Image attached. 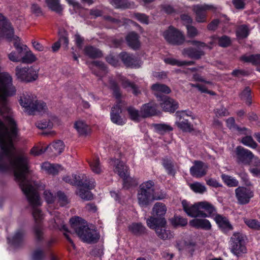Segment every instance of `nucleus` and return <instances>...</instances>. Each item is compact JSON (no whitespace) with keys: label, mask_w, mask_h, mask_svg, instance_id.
Listing matches in <instances>:
<instances>
[{"label":"nucleus","mask_w":260,"mask_h":260,"mask_svg":"<svg viewBox=\"0 0 260 260\" xmlns=\"http://www.w3.org/2000/svg\"><path fill=\"white\" fill-rule=\"evenodd\" d=\"M70 222L71 228L84 242L91 243H96L99 240V233L89 228L86 222L82 218L75 216L70 219Z\"/></svg>","instance_id":"nucleus-1"},{"label":"nucleus","mask_w":260,"mask_h":260,"mask_svg":"<svg viewBox=\"0 0 260 260\" xmlns=\"http://www.w3.org/2000/svg\"><path fill=\"white\" fill-rule=\"evenodd\" d=\"M110 86L117 99L116 104L111 108L110 118L113 123L123 125L126 123V119L122 117L120 114L122 113V109L126 105V103L124 101L120 100L121 92L117 83L115 81L111 80L110 82Z\"/></svg>","instance_id":"nucleus-2"},{"label":"nucleus","mask_w":260,"mask_h":260,"mask_svg":"<svg viewBox=\"0 0 260 260\" xmlns=\"http://www.w3.org/2000/svg\"><path fill=\"white\" fill-rule=\"evenodd\" d=\"M19 103L24 108V111L29 115H34L36 112H45L47 109L46 104L36 99V96L31 93H23L20 97Z\"/></svg>","instance_id":"nucleus-3"},{"label":"nucleus","mask_w":260,"mask_h":260,"mask_svg":"<svg viewBox=\"0 0 260 260\" xmlns=\"http://www.w3.org/2000/svg\"><path fill=\"white\" fill-rule=\"evenodd\" d=\"M146 223L149 228L155 230L156 235L160 239L166 240L173 237L172 232L167 229L166 219L161 218L157 221L151 218L150 220H146Z\"/></svg>","instance_id":"nucleus-4"},{"label":"nucleus","mask_w":260,"mask_h":260,"mask_svg":"<svg viewBox=\"0 0 260 260\" xmlns=\"http://www.w3.org/2000/svg\"><path fill=\"white\" fill-rule=\"evenodd\" d=\"M230 250L234 255L240 256L247 252L244 236L240 233H234L230 239Z\"/></svg>","instance_id":"nucleus-5"},{"label":"nucleus","mask_w":260,"mask_h":260,"mask_svg":"<svg viewBox=\"0 0 260 260\" xmlns=\"http://www.w3.org/2000/svg\"><path fill=\"white\" fill-rule=\"evenodd\" d=\"M154 183L151 180L143 182L140 186L138 193L139 203L141 206H146L151 202V198L154 192Z\"/></svg>","instance_id":"nucleus-6"},{"label":"nucleus","mask_w":260,"mask_h":260,"mask_svg":"<svg viewBox=\"0 0 260 260\" xmlns=\"http://www.w3.org/2000/svg\"><path fill=\"white\" fill-rule=\"evenodd\" d=\"M17 78L21 81L31 82L38 78V70L33 67H21L17 66L15 68Z\"/></svg>","instance_id":"nucleus-7"},{"label":"nucleus","mask_w":260,"mask_h":260,"mask_svg":"<svg viewBox=\"0 0 260 260\" xmlns=\"http://www.w3.org/2000/svg\"><path fill=\"white\" fill-rule=\"evenodd\" d=\"M163 37L167 42L173 45H180L185 41L183 34L172 26H170L163 32Z\"/></svg>","instance_id":"nucleus-8"},{"label":"nucleus","mask_w":260,"mask_h":260,"mask_svg":"<svg viewBox=\"0 0 260 260\" xmlns=\"http://www.w3.org/2000/svg\"><path fill=\"white\" fill-rule=\"evenodd\" d=\"M235 192L237 203L241 205L249 204L254 196V190L250 186H238Z\"/></svg>","instance_id":"nucleus-9"},{"label":"nucleus","mask_w":260,"mask_h":260,"mask_svg":"<svg viewBox=\"0 0 260 260\" xmlns=\"http://www.w3.org/2000/svg\"><path fill=\"white\" fill-rule=\"evenodd\" d=\"M14 34V29L10 22L0 13V37L5 38L9 41L16 38L19 39L18 37H15Z\"/></svg>","instance_id":"nucleus-10"},{"label":"nucleus","mask_w":260,"mask_h":260,"mask_svg":"<svg viewBox=\"0 0 260 260\" xmlns=\"http://www.w3.org/2000/svg\"><path fill=\"white\" fill-rule=\"evenodd\" d=\"M212 5L198 4L192 6V10L196 15V20L199 23H204L207 21V11L214 9Z\"/></svg>","instance_id":"nucleus-11"},{"label":"nucleus","mask_w":260,"mask_h":260,"mask_svg":"<svg viewBox=\"0 0 260 260\" xmlns=\"http://www.w3.org/2000/svg\"><path fill=\"white\" fill-rule=\"evenodd\" d=\"M111 161L112 165L115 166L114 172L117 173L123 179V187L128 188L129 185H127L128 167L125 165V164L119 159L112 158L111 159Z\"/></svg>","instance_id":"nucleus-12"},{"label":"nucleus","mask_w":260,"mask_h":260,"mask_svg":"<svg viewBox=\"0 0 260 260\" xmlns=\"http://www.w3.org/2000/svg\"><path fill=\"white\" fill-rule=\"evenodd\" d=\"M182 205L183 210L188 216L191 217H206L207 215L204 213V211L200 210L199 202L191 205L187 201L183 200Z\"/></svg>","instance_id":"nucleus-13"},{"label":"nucleus","mask_w":260,"mask_h":260,"mask_svg":"<svg viewBox=\"0 0 260 260\" xmlns=\"http://www.w3.org/2000/svg\"><path fill=\"white\" fill-rule=\"evenodd\" d=\"M94 186L95 181L93 179L85 180L82 183V186L79 188L78 194L81 199L84 200H91L93 196L89 190L93 189Z\"/></svg>","instance_id":"nucleus-14"},{"label":"nucleus","mask_w":260,"mask_h":260,"mask_svg":"<svg viewBox=\"0 0 260 260\" xmlns=\"http://www.w3.org/2000/svg\"><path fill=\"white\" fill-rule=\"evenodd\" d=\"M190 111H178L176 113L177 117L179 118V120L176 122L178 127L183 132H190L193 130V125L188 122L187 119H185V116H190Z\"/></svg>","instance_id":"nucleus-15"},{"label":"nucleus","mask_w":260,"mask_h":260,"mask_svg":"<svg viewBox=\"0 0 260 260\" xmlns=\"http://www.w3.org/2000/svg\"><path fill=\"white\" fill-rule=\"evenodd\" d=\"M157 101L160 102L161 108L165 111L174 112L178 107V103L166 95L157 94Z\"/></svg>","instance_id":"nucleus-16"},{"label":"nucleus","mask_w":260,"mask_h":260,"mask_svg":"<svg viewBox=\"0 0 260 260\" xmlns=\"http://www.w3.org/2000/svg\"><path fill=\"white\" fill-rule=\"evenodd\" d=\"M190 168V174L194 177L201 178L207 174L208 166L203 161L196 160Z\"/></svg>","instance_id":"nucleus-17"},{"label":"nucleus","mask_w":260,"mask_h":260,"mask_svg":"<svg viewBox=\"0 0 260 260\" xmlns=\"http://www.w3.org/2000/svg\"><path fill=\"white\" fill-rule=\"evenodd\" d=\"M238 161L245 165L249 164L254 155L249 150L238 146L236 150Z\"/></svg>","instance_id":"nucleus-18"},{"label":"nucleus","mask_w":260,"mask_h":260,"mask_svg":"<svg viewBox=\"0 0 260 260\" xmlns=\"http://www.w3.org/2000/svg\"><path fill=\"white\" fill-rule=\"evenodd\" d=\"M214 219L223 232L226 233L233 230V226L227 217L219 214H215Z\"/></svg>","instance_id":"nucleus-19"},{"label":"nucleus","mask_w":260,"mask_h":260,"mask_svg":"<svg viewBox=\"0 0 260 260\" xmlns=\"http://www.w3.org/2000/svg\"><path fill=\"white\" fill-rule=\"evenodd\" d=\"M166 211L167 208L165 205L162 203L157 202L155 204L153 207L152 216L148 218L147 220H150L151 218L157 221L161 218L166 219L164 216Z\"/></svg>","instance_id":"nucleus-20"},{"label":"nucleus","mask_w":260,"mask_h":260,"mask_svg":"<svg viewBox=\"0 0 260 260\" xmlns=\"http://www.w3.org/2000/svg\"><path fill=\"white\" fill-rule=\"evenodd\" d=\"M54 223L52 226V228L63 231L64 236L66 237L68 241L71 243L72 246L74 247L75 245L74 242L69 237V232L68 230L67 226L64 224L63 219L60 217V215L59 214L55 215V218H54Z\"/></svg>","instance_id":"nucleus-21"},{"label":"nucleus","mask_w":260,"mask_h":260,"mask_svg":"<svg viewBox=\"0 0 260 260\" xmlns=\"http://www.w3.org/2000/svg\"><path fill=\"white\" fill-rule=\"evenodd\" d=\"M119 56L126 66L136 68L139 67V61L133 55L126 52H122L119 54Z\"/></svg>","instance_id":"nucleus-22"},{"label":"nucleus","mask_w":260,"mask_h":260,"mask_svg":"<svg viewBox=\"0 0 260 260\" xmlns=\"http://www.w3.org/2000/svg\"><path fill=\"white\" fill-rule=\"evenodd\" d=\"M25 45L21 44L20 42H15L14 46L16 50V52L13 51L8 54L9 59L13 62H20L23 50H21L22 47Z\"/></svg>","instance_id":"nucleus-23"},{"label":"nucleus","mask_w":260,"mask_h":260,"mask_svg":"<svg viewBox=\"0 0 260 260\" xmlns=\"http://www.w3.org/2000/svg\"><path fill=\"white\" fill-rule=\"evenodd\" d=\"M41 169L47 174L53 176L57 175L59 171L62 170L60 165L51 164L48 161L43 162L41 165Z\"/></svg>","instance_id":"nucleus-24"},{"label":"nucleus","mask_w":260,"mask_h":260,"mask_svg":"<svg viewBox=\"0 0 260 260\" xmlns=\"http://www.w3.org/2000/svg\"><path fill=\"white\" fill-rule=\"evenodd\" d=\"M189 223L190 226L197 229L209 230L211 228V223L206 219L195 218L190 220Z\"/></svg>","instance_id":"nucleus-25"},{"label":"nucleus","mask_w":260,"mask_h":260,"mask_svg":"<svg viewBox=\"0 0 260 260\" xmlns=\"http://www.w3.org/2000/svg\"><path fill=\"white\" fill-rule=\"evenodd\" d=\"M21 50H23L21 62L30 64L36 61L37 57L36 55L26 45L21 48Z\"/></svg>","instance_id":"nucleus-26"},{"label":"nucleus","mask_w":260,"mask_h":260,"mask_svg":"<svg viewBox=\"0 0 260 260\" xmlns=\"http://www.w3.org/2000/svg\"><path fill=\"white\" fill-rule=\"evenodd\" d=\"M74 127L80 136L86 137L91 133L90 126L83 120L75 122Z\"/></svg>","instance_id":"nucleus-27"},{"label":"nucleus","mask_w":260,"mask_h":260,"mask_svg":"<svg viewBox=\"0 0 260 260\" xmlns=\"http://www.w3.org/2000/svg\"><path fill=\"white\" fill-rule=\"evenodd\" d=\"M125 40L127 45L133 49L137 50L140 46L139 36L135 32L128 33L125 38Z\"/></svg>","instance_id":"nucleus-28"},{"label":"nucleus","mask_w":260,"mask_h":260,"mask_svg":"<svg viewBox=\"0 0 260 260\" xmlns=\"http://www.w3.org/2000/svg\"><path fill=\"white\" fill-rule=\"evenodd\" d=\"M161 164L169 175L175 176L176 171L174 162L171 158L165 157L162 159Z\"/></svg>","instance_id":"nucleus-29"},{"label":"nucleus","mask_w":260,"mask_h":260,"mask_svg":"<svg viewBox=\"0 0 260 260\" xmlns=\"http://www.w3.org/2000/svg\"><path fill=\"white\" fill-rule=\"evenodd\" d=\"M200 207V210H204V213L207 215V217L214 216L216 214V209L215 207L211 203L208 202H199Z\"/></svg>","instance_id":"nucleus-30"},{"label":"nucleus","mask_w":260,"mask_h":260,"mask_svg":"<svg viewBox=\"0 0 260 260\" xmlns=\"http://www.w3.org/2000/svg\"><path fill=\"white\" fill-rule=\"evenodd\" d=\"M156 113V106L152 103L144 105L141 110V114L144 117L154 115Z\"/></svg>","instance_id":"nucleus-31"},{"label":"nucleus","mask_w":260,"mask_h":260,"mask_svg":"<svg viewBox=\"0 0 260 260\" xmlns=\"http://www.w3.org/2000/svg\"><path fill=\"white\" fill-rule=\"evenodd\" d=\"M118 79L121 82L124 88H131L133 89V92L135 95H137L140 93L137 86L134 83L130 82L125 77L119 75L118 77Z\"/></svg>","instance_id":"nucleus-32"},{"label":"nucleus","mask_w":260,"mask_h":260,"mask_svg":"<svg viewBox=\"0 0 260 260\" xmlns=\"http://www.w3.org/2000/svg\"><path fill=\"white\" fill-rule=\"evenodd\" d=\"M110 3L116 8L132 9L136 7L134 2L127 0H110Z\"/></svg>","instance_id":"nucleus-33"},{"label":"nucleus","mask_w":260,"mask_h":260,"mask_svg":"<svg viewBox=\"0 0 260 260\" xmlns=\"http://www.w3.org/2000/svg\"><path fill=\"white\" fill-rule=\"evenodd\" d=\"M84 53L91 58H100L102 56L101 51L92 46H87L84 48Z\"/></svg>","instance_id":"nucleus-34"},{"label":"nucleus","mask_w":260,"mask_h":260,"mask_svg":"<svg viewBox=\"0 0 260 260\" xmlns=\"http://www.w3.org/2000/svg\"><path fill=\"white\" fill-rule=\"evenodd\" d=\"M182 53L191 58L199 59L204 54L203 51L193 48H187L183 49Z\"/></svg>","instance_id":"nucleus-35"},{"label":"nucleus","mask_w":260,"mask_h":260,"mask_svg":"<svg viewBox=\"0 0 260 260\" xmlns=\"http://www.w3.org/2000/svg\"><path fill=\"white\" fill-rule=\"evenodd\" d=\"M24 232L22 230H18L12 238H8L9 242L14 246H19L23 241Z\"/></svg>","instance_id":"nucleus-36"},{"label":"nucleus","mask_w":260,"mask_h":260,"mask_svg":"<svg viewBox=\"0 0 260 260\" xmlns=\"http://www.w3.org/2000/svg\"><path fill=\"white\" fill-rule=\"evenodd\" d=\"M152 89L156 92L155 94L156 97L157 94L159 95H164L162 94V93L168 94L171 92V89L168 86L158 83L153 84L152 86Z\"/></svg>","instance_id":"nucleus-37"},{"label":"nucleus","mask_w":260,"mask_h":260,"mask_svg":"<svg viewBox=\"0 0 260 260\" xmlns=\"http://www.w3.org/2000/svg\"><path fill=\"white\" fill-rule=\"evenodd\" d=\"M128 229L134 235H140L145 232L146 228L141 223H133L129 226Z\"/></svg>","instance_id":"nucleus-38"},{"label":"nucleus","mask_w":260,"mask_h":260,"mask_svg":"<svg viewBox=\"0 0 260 260\" xmlns=\"http://www.w3.org/2000/svg\"><path fill=\"white\" fill-rule=\"evenodd\" d=\"M155 132L160 135H164L167 132L173 131V127L165 123H156L153 124Z\"/></svg>","instance_id":"nucleus-39"},{"label":"nucleus","mask_w":260,"mask_h":260,"mask_svg":"<svg viewBox=\"0 0 260 260\" xmlns=\"http://www.w3.org/2000/svg\"><path fill=\"white\" fill-rule=\"evenodd\" d=\"M88 164L92 171L95 174H100L102 172V167L100 163L99 157H94L88 161Z\"/></svg>","instance_id":"nucleus-40"},{"label":"nucleus","mask_w":260,"mask_h":260,"mask_svg":"<svg viewBox=\"0 0 260 260\" xmlns=\"http://www.w3.org/2000/svg\"><path fill=\"white\" fill-rule=\"evenodd\" d=\"M226 125L231 129L233 131H237L241 134H246L247 129L245 127L241 128L235 124V120L233 117H230L227 119Z\"/></svg>","instance_id":"nucleus-41"},{"label":"nucleus","mask_w":260,"mask_h":260,"mask_svg":"<svg viewBox=\"0 0 260 260\" xmlns=\"http://www.w3.org/2000/svg\"><path fill=\"white\" fill-rule=\"evenodd\" d=\"M240 60L245 62H251L253 64L260 65V54L244 55L240 57Z\"/></svg>","instance_id":"nucleus-42"},{"label":"nucleus","mask_w":260,"mask_h":260,"mask_svg":"<svg viewBox=\"0 0 260 260\" xmlns=\"http://www.w3.org/2000/svg\"><path fill=\"white\" fill-rule=\"evenodd\" d=\"M221 178L224 183L229 187H237L239 185V181L234 177L228 175L222 174Z\"/></svg>","instance_id":"nucleus-43"},{"label":"nucleus","mask_w":260,"mask_h":260,"mask_svg":"<svg viewBox=\"0 0 260 260\" xmlns=\"http://www.w3.org/2000/svg\"><path fill=\"white\" fill-rule=\"evenodd\" d=\"M46 3L52 11L57 13H60L63 10L59 0H46Z\"/></svg>","instance_id":"nucleus-44"},{"label":"nucleus","mask_w":260,"mask_h":260,"mask_svg":"<svg viewBox=\"0 0 260 260\" xmlns=\"http://www.w3.org/2000/svg\"><path fill=\"white\" fill-rule=\"evenodd\" d=\"M240 99L248 105L252 103L251 90L249 87H246L240 94Z\"/></svg>","instance_id":"nucleus-45"},{"label":"nucleus","mask_w":260,"mask_h":260,"mask_svg":"<svg viewBox=\"0 0 260 260\" xmlns=\"http://www.w3.org/2000/svg\"><path fill=\"white\" fill-rule=\"evenodd\" d=\"M62 180L64 182L73 185H81V181L80 180V177L77 175L65 176L62 178Z\"/></svg>","instance_id":"nucleus-46"},{"label":"nucleus","mask_w":260,"mask_h":260,"mask_svg":"<svg viewBox=\"0 0 260 260\" xmlns=\"http://www.w3.org/2000/svg\"><path fill=\"white\" fill-rule=\"evenodd\" d=\"M172 225L174 227L184 226L187 224V219L182 217L175 216L170 220Z\"/></svg>","instance_id":"nucleus-47"},{"label":"nucleus","mask_w":260,"mask_h":260,"mask_svg":"<svg viewBox=\"0 0 260 260\" xmlns=\"http://www.w3.org/2000/svg\"><path fill=\"white\" fill-rule=\"evenodd\" d=\"M245 224L250 229L254 230H260V222L256 219L243 218Z\"/></svg>","instance_id":"nucleus-48"},{"label":"nucleus","mask_w":260,"mask_h":260,"mask_svg":"<svg viewBox=\"0 0 260 260\" xmlns=\"http://www.w3.org/2000/svg\"><path fill=\"white\" fill-rule=\"evenodd\" d=\"M50 146L55 154H60L63 151L64 147L63 142L60 140L52 143Z\"/></svg>","instance_id":"nucleus-49"},{"label":"nucleus","mask_w":260,"mask_h":260,"mask_svg":"<svg viewBox=\"0 0 260 260\" xmlns=\"http://www.w3.org/2000/svg\"><path fill=\"white\" fill-rule=\"evenodd\" d=\"M127 111L131 120L135 121H139L141 115L138 110L133 107H129L127 108Z\"/></svg>","instance_id":"nucleus-50"},{"label":"nucleus","mask_w":260,"mask_h":260,"mask_svg":"<svg viewBox=\"0 0 260 260\" xmlns=\"http://www.w3.org/2000/svg\"><path fill=\"white\" fill-rule=\"evenodd\" d=\"M236 34L237 36L239 38H246L249 35V29L247 26L245 25L240 26L237 29Z\"/></svg>","instance_id":"nucleus-51"},{"label":"nucleus","mask_w":260,"mask_h":260,"mask_svg":"<svg viewBox=\"0 0 260 260\" xmlns=\"http://www.w3.org/2000/svg\"><path fill=\"white\" fill-rule=\"evenodd\" d=\"M190 188L195 192L203 193L206 191V188L199 182H195L190 185Z\"/></svg>","instance_id":"nucleus-52"},{"label":"nucleus","mask_w":260,"mask_h":260,"mask_svg":"<svg viewBox=\"0 0 260 260\" xmlns=\"http://www.w3.org/2000/svg\"><path fill=\"white\" fill-rule=\"evenodd\" d=\"M43 197L48 204L53 203L56 199V194L50 190H45L43 193Z\"/></svg>","instance_id":"nucleus-53"},{"label":"nucleus","mask_w":260,"mask_h":260,"mask_svg":"<svg viewBox=\"0 0 260 260\" xmlns=\"http://www.w3.org/2000/svg\"><path fill=\"white\" fill-rule=\"evenodd\" d=\"M91 65L101 71V73H94L97 76H101L103 74H105L106 72V67L105 64L102 61H94L92 62Z\"/></svg>","instance_id":"nucleus-54"},{"label":"nucleus","mask_w":260,"mask_h":260,"mask_svg":"<svg viewBox=\"0 0 260 260\" xmlns=\"http://www.w3.org/2000/svg\"><path fill=\"white\" fill-rule=\"evenodd\" d=\"M215 116L217 117H221L226 116L230 115V112L228 110L225 108L223 105L219 108H216L214 110Z\"/></svg>","instance_id":"nucleus-55"},{"label":"nucleus","mask_w":260,"mask_h":260,"mask_svg":"<svg viewBox=\"0 0 260 260\" xmlns=\"http://www.w3.org/2000/svg\"><path fill=\"white\" fill-rule=\"evenodd\" d=\"M59 38L58 40V42H60V43L63 45H64L65 47H67L69 44V38L68 35L66 31L63 30H61L59 32Z\"/></svg>","instance_id":"nucleus-56"},{"label":"nucleus","mask_w":260,"mask_h":260,"mask_svg":"<svg viewBox=\"0 0 260 260\" xmlns=\"http://www.w3.org/2000/svg\"><path fill=\"white\" fill-rule=\"evenodd\" d=\"M242 143L247 146L252 148H255L257 146L256 143L253 140L250 136H246L242 140Z\"/></svg>","instance_id":"nucleus-57"},{"label":"nucleus","mask_w":260,"mask_h":260,"mask_svg":"<svg viewBox=\"0 0 260 260\" xmlns=\"http://www.w3.org/2000/svg\"><path fill=\"white\" fill-rule=\"evenodd\" d=\"M58 202L61 206H64L69 203V200L66 195L62 192L59 191L57 192Z\"/></svg>","instance_id":"nucleus-58"},{"label":"nucleus","mask_w":260,"mask_h":260,"mask_svg":"<svg viewBox=\"0 0 260 260\" xmlns=\"http://www.w3.org/2000/svg\"><path fill=\"white\" fill-rule=\"evenodd\" d=\"M237 174L238 175V176L241 178L243 183L246 186L249 187L252 185V184L248 178V176L246 173L244 171H242L241 172L237 173Z\"/></svg>","instance_id":"nucleus-59"},{"label":"nucleus","mask_w":260,"mask_h":260,"mask_svg":"<svg viewBox=\"0 0 260 260\" xmlns=\"http://www.w3.org/2000/svg\"><path fill=\"white\" fill-rule=\"evenodd\" d=\"M160 11L167 14H172L176 12L174 8L171 5L165 4L160 6Z\"/></svg>","instance_id":"nucleus-60"},{"label":"nucleus","mask_w":260,"mask_h":260,"mask_svg":"<svg viewBox=\"0 0 260 260\" xmlns=\"http://www.w3.org/2000/svg\"><path fill=\"white\" fill-rule=\"evenodd\" d=\"M135 18L142 23L148 24L149 23V17L145 14L135 13L134 14Z\"/></svg>","instance_id":"nucleus-61"},{"label":"nucleus","mask_w":260,"mask_h":260,"mask_svg":"<svg viewBox=\"0 0 260 260\" xmlns=\"http://www.w3.org/2000/svg\"><path fill=\"white\" fill-rule=\"evenodd\" d=\"M231 43L230 38L226 36H223L218 39V44L222 47L229 46Z\"/></svg>","instance_id":"nucleus-62"},{"label":"nucleus","mask_w":260,"mask_h":260,"mask_svg":"<svg viewBox=\"0 0 260 260\" xmlns=\"http://www.w3.org/2000/svg\"><path fill=\"white\" fill-rule=\"evenodd\" d=\"M186 29L187 36L189 38H194L198 35V30L194 26L186 25Z\"/></svg>","instance_id":"nucleus-63"},{"label":"nucleus","mask_w":260,"mask_h":260,"mask_svg":"<svg viewBox=\"0 0 260 260\" xmlns=\"http://www.w3.org/2000/svg\"><path fill=\"white\" fill-rule=\"evenodd\" d=\"M44 257V253L42 250L37 249L33 252L32 260H42Z\"/></svg>","instance_id":"nucleus-64"}]
</instances>
